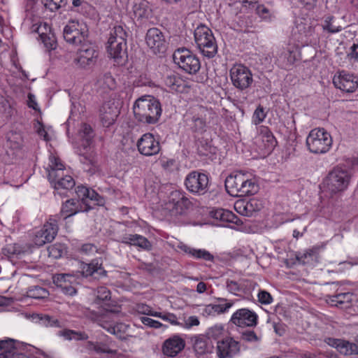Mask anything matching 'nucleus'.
<instances>
[{"mask_svg":"<svg viewBox=\"0 0 358 358\" xmlns=\"http://www.w3.org/2000/svg\"><path fill=\"white\" fill-rule=\"evenodd\" d=\"M48 180L53 185L55 194L62 197L67 196V192L76 185L73 178L69 175H64V165L56 156L51 155L49 158Z\"/></svg>","mask_w":358,"mask_h":358,"instance_id":"f257e3e1","label":"nucleus"},{"mask_svg":"<svg viewBox=\"0 0 358 358\" xmlns=\"http://www.w3.org/2000/svg\"><path fill=\"white\" fill-rule=\"evenodd\" d=\"M224 185L226 190L232 196L254 195L259 189L256 178L242 171L227 177Z\"/></svg>","mask_w":358,"mask_h":358,"instance_id":"f03ea898","label":"nucleus"},{"mask_svg":"<svg viewBox=\"0 0 358 358\" xmlns=\"http://www.w3.org/2000/svg\"><path fill=\"white\" fill-rule=\"evenodd\" d=\"M133 110L136 120L145 124L157 123L162 115L159 101L150 96L138 99L134 104Z\"/></svg>","mask_w":358,"mask_h":358,"instance_id":"7ed1b4c3","label":"nucleus"},{"mask_svg":"<svg viewBox=\"0 0 358 358\" xmlns=\"http://www.w3.org/2000/svg\"><path fill=\"white\" fill-rule=\"evenodd\" d=\"M194 36L199 52L208 59L214 57L217 52V45L211 29L200 24L195 29Z\"/></svg>","mask_w":358,"mask_h":358,"instance_id":"20e7f679","label":"nucleus"},{"mask_svg":"<svg viewBox=\"0 0 358 358\" xmlns=\"http://www.w3.org/2000/svg\"><path fill=\"white\" fill-rule=\"evenodd\" d=\"M331 145V136L323 128L312 129L306 138V145L312 153H326L329 150Z\"/></svg>","mask_w":358,"mask_h":358,"instance_id":"39448f33","label":"nucleus"},{"mask_svg":"<svg viewBox=\"0 0 358 358\" xmlns=\"http://www.w3.org/2000/svg\"><path fill=\"white\" fill-rule=\"evenodd\" d=\"M79 136L82 143L81 146L78 148L76 152L80 156V162L84 164L93 165L95 163V156L91 147L94 136L92 127L89 124H83Z\"/></svg>","mask_w":358,"mask_h":358,"instance_id":"423d86ee","label":"nucleus"},{"mask_svg":"<svg viewBox=\"0 0 358 358\" xmlns=\"http://www.w3.org/2000/svg\"><path fill=\"white\" fill-rule=\"evenodd\" d=\"M173 59L176 64L189 74L196 73L201 68L199 58L185 48L177 49L173 52Z\"/></svg>","mask_w":358,"mask_h":358,"instance_id":"0eeeda50","label":"nucleus"},{"mask_svg":"<svg viewBox=\"0 0 358 358\" xmlns=\"http://www.w3.org/2000/svg\"><path fill=\"white\" fill-rule=\"evenodd\" d=\"M350 180V173L346 170L337 167L329 173L324 185L330 194H335L345 190Z\"/></svg>","mask_w":358,"mask_h":358,"instance_id":"6e6552de","label":"nucleus"},{"mask_svg":"<svg viewBox=\"0 0 358 358\" xmlns=\"http://www.w3.org/2000/svg\"><path fill=\"white\" fill-rule=\"evenodd\" d=\"M232 85L239 90H245L253 83L252 73L249 68L243 64H234L229 71Z\"/></svg>","mask_w":358,"mask_h":358,"instance_id":"1a4fd4ad","label":"nucleus"},{"mask_svg":"<svg viewBox=\"0 0 358 358\" xmlns=\"http://www.w3.org/2000/svg\"><path fill=\"white\" fill-rule=\"evenodd\" d=\"M65 41L75 45H80L87 40L88 30L85 24L76 21L69 22L64 28Z\"/></svg>","mask_w":358,"mask_h":358,"instance_id":"9d476101","label":"nucleus"},{"mask_svg":"<svg viewBox=\"0 0 358 358\" xmlns=\"http://www.w3.org/2000/svg\"><path fill=\"white\" fill-rule=\"evenodd\" d=\"M185 185L189 192L203 195L208 190V176L198 171H191L185 178Z\"/></svg>","mask_w":358,"mask_h":358,"instance_id":"9b49d317","label":"nucleus"},{"mask_svg":"<svg viewBox=\"0 0 358 358\" xmlns=\"http://www.w3.org/2000/svg\"><path fill=\"white\" fill-rule=\"evenodd\" d=\"M191 206L192 202L184 192L173 191L170 194L169 201L166 203V208L172 215L177 216L185 215Z\"/></svg>","mask_w":358,"mask_h":358,"instance_id":"f8f14e48","label":"nucleus"},{"mask_svg":"<svg viewBox=\"0 0 358 358\" xmlns=\"http://www.w3.org/2000/svg\"><path fill=\"white\" fill-rule=\"evenodd\" d=\"M91 208L90 204L83 206L79 201L73 199H68L62 203L59 213L52 215V220L57 221L58 223L61 220H66L80 212H87Z\"/></svg>","mask_w":358,"mask_h":358,"instance_id":"ddd939ff","label":"nucleus"},{"mask_svg":"<svg viewBox=\"0 0 358 358\" xmlns=\"http://www.w3.org/2000/svg\"><path fill=\"white\" fill-rule=\"evenodd\" d=\"M241 352V343L231 336L217 342L216 353L218 358H234Z\"/></svg>","mask_w":358,"mask_h":358,"instance_id":"4468645a","label":"nucleus"},{"mask_svg":"<svg viewBox=\"0 0 358 358\" xmlns=\"http://www.w3.org/2000/svg\"><path fill=\"white\" fill-rule=\"evenodd\" d=\"M58 231V224L57 221L52 220V216L49 220L37 231L34 236L33 241L37 246H42L47 243L52 242Z\"/></svg>","mask_w":358,"mask_h":358,"instance_id":"2eb2a0df","label":"nucleus"},{"mask_svg":"<svg viewBox=\"0 0 358 358\" xmlns=\"http://www.w3.org/2000/svg\"><path fill=\"white\" fill-rule=\"evenodd\" d=\"M206 112L207 110L203 107H198L192 113H187L185 115L187 125L194 132L203 133L205 131Z\"/></svg>","mask_w":358,"mask_h":358,"instance_id":"dca6fc26","label":"nucleus"},{"mask_svg":"<svg viewBox=\"0 0 358 358\" xmlns=\"http://www.w3.org/2000/svg\"><path fill=\"white\" fill-rule=\"evenodd\" d=\"M139 152L145 156H152L158 154L161 147L159 142L150 133L143 134L137 142Z\"/></svg>","mask_w":358,"mask_h":358,"instance_id":"f3484780","label":"nucleus"},{"mask_svg":"<svg viewBox=\"0 0 358 358\" xmlns=\"http://www.w3.org/2000/svg\"><path fill=\"white\" fill-rule=\"evenodd\" d=\"M334 86L345 92H353L358 87L356 77L345 71L338 72L333 78Z\"/></svg>","mask_w":358,"mask_h":358,"instance_id":"a211bd4d","label":"nucleus"},{"mask_svg":"<svg viewBox=\"0 0 358 358\" xmlns=\"http://www.w3.org/2000/svg\"><path fill=\"white\" fill-rule=\"evenodd\" d=\"M128 12L131 17L136 20H147L151 15L152 10L146 0H129Z\"/></svg>","mask_w":358,"mask_h":358,"instance_id":"6ab92c4d","label":"nucleus"},{"mask_svg":"<svg viewBox=\"0 0 358 358\" xmlns=\"http://www.w3.org/2000/svg\"><path fill=\"white\" fill-rule=\"evenodd\" d=\"M97 53L94 47L88 41L80 44L74 62L82 67H85L95 62Z\"/></svg>","mask_w":358,"mask_h":358,"instance_id":"aec40b11","label":"nucleus"},{"mask_svg":"<svg viewBox=\"0 0 358 358\" xmlns=\"http://www.w3.org/2000/svg\"><path fill=\"white\" fill-rule=\"evenodd\" d=\"M148 46L153 52L161 53L166 50V41L163 33L157 28H151L148 30L145 37Z\"/></svg>","mask_w":358,"mask_h":358,"instance_id":"412c9836","label":"nucleus"},{"mask_svg":"<svg viewBox=\"0 0 358 358\" xmlns=\"http://www.w3.org/2000/svg\"><path fill=\"white\" fill-rule=\"evenodd\" d=\"M257 315L248 309L241 308L232 315L230 321L238 327H255L257 324Z\"/></svg>","mask_w":358,"mask_h":358,"instance_id":"4be33fe9","label":"nucleus"},{"mask_svg":"<svg viewBox=\"0 0 358 358\" xmlns=\"http://www.w3.org/2000/svg\"><path fill=\"white\" fill-rule=\"evenodd\" d=\"M119 113V108L114 101L105 102L99 110V116L103 125L108 127L113 124Z\"/></svg>","mask_w":358,"mask_h":358,"instance_id":"5701e85b","label":"nucleus"},{"mask_svg":"<svg viewBox=\"0 0 358 358\" xmlns=\"http://www.w3.org/2000/svg\"><path fill=\"white\" fill-rule=\"evenodd\" d=\"M112 313L111 311L107 313V314L101 317L98 320V324L103 329H106L108 333L114 334L120 338H123V334L128 329L129 326L124 323H115L110 320V315Z\"/></svg>","mask_w":358,"mask_h":358,"instance_id":"b1692460","label":"nucleus"},{"mask_svg":"<svg viewBox=\"0 0 358 358\" xmlns=\"http://www.w3.org/2000/svg\"><path fill=\"white\" fill-rule=\"evenodd\" d=\"M185 346V341L178 335H174L166 340L162 345V352L170 357H176Z\"/></svg>","mask_w":358,"mask_h":358,"instance_id":"393cba45","label":"nucleus"},{"mask_svg":"<svg viewBox=\"0 0 358 358\" xmlns=\"http://www.w3.org/2000/svg\"><path fill=\"white\" fill-rule=\"evenodd\" d=\"M236 210L242 215L250 217L259 211L262 207V202L257 199H251L248 201H238L234 205Z\"/></svg>","mask_w":358,"mask_h":358,"instance_id":"a878e982","label":"nucleus"},{"mask_svg":"<svg viewBox=\"0 0 358 358\" xmlns=\"http://www.w3.org/2000/svg\"><path fill=\"white\" fill-rule=\"evenodd\" d=\"M327 343L344 355H358V344L345 340L328 338Z\"/></svg>","mask_w":358,"mask_h":358,"instance_id":"bb28decb","label":"nucleus"},{"mask_svg":"<svg viewBox=\"0 0 358 358\" xmlns=\"http://www.w3.org/2000/svg\"><path fill=\"white\" fill-rule=\"evenodd\" d=\"M297 57V48L294 46L289 47L285 50H283L278 55L277 58L278 64L282 69H287L290 68L296 61Z\"/></svg>","mask_w":358,"mask_h":358,"instance_id":"cd10ccee","label":"nucleus"},{"mask_svg":"<svg viewBox=\"0 0 358 358\" xmlns=\"http://www.w3.org/2000/svg\"><path fill=\"white\" fill-rule=\"evenodd\" d=\"M106 48L109 56L117 64H120L127 57V43H107Z\"/></svg>","mask_w":358,"mask_h":358,"instance_id":"c85d7f7f","label":"nucleus"},{"mask_svg":"<svg viewBox=\"0 0 358 358\" xmlns=\"http://www.w3.org/2000/svg\"><path fill=\"white\" fill-rule=\"evenodd\" d=\"M120 241L127 245L138 247L145 250L152 249L151 243L145 237L139 234H125L120 238Z\"/></svg>","mask_w":358,"mask_h":358,"instance_id":"c756f323","label":"nucleus"},{"mask_svg":"<svg viewBox=\"0 0 358 358\" xmlns=\"http://www.w3.org/2000/svg\"><path fill=\"white\" fill-rule=\"evenodd\" d=\"M31 320L45 327L62 328V322L56 317L43 313H33L31 316Z\"/></svg>","mask_w":358,"mask_h":358,"instance_id":"7c9ffc66","label":"nucleus"},{"mask_svg":"<svg viewBox=\"0 0 358 358\" xmlns=\"http://www.w3.org/2000/svg\"><path fill=\"white\" fill-rule=\"evenodd\" d=\"M76 193L80 199L78 201L83 206H85V204H90V201L99 202V199L101 198L94 189L83 185H78L76 189Z\"/></svg>","mask_w":358,"mask_h":358,"instance_id":"2f4dec72","label":"nucleus"},{"mask_svg":"<svg viewBox=\"0 0 358 358\" xmlns=\"http://www.w3.org/2000/svg\"><path fill=\"white\" fill-rule=\"evenodd\" d=\"M257 138L262 141L264 144V149L267 151H271L277 144V141L273 133L265 126L259 127Z\"/></svg>","mask_w":358,"mask_h":358,"instance_id":"473e14b6","label":"nucleus"},{"mask_svg":"<svg viewBox=\"0 0 358 358\" xmlns=\"http://www.w3.org/2000/svg\"><path fill=\"white\" fill-rule=\"evenodd\" d=\"M47 24L44 23L38 25L36 29H34V31L38 34L41 42L48 50H54L56 48L55 37L50 31L49 33L43 31L44 30L47 31Z\"/></svg>","mask_w":358,"mask_h":358,"instance_id":"72a5a7b5","label":"nucleus"},{"mask_svg":"<svg viewBox=\"0 0 358 358\" xmlns=\"http://www.w3.org/2000/svg\"><path fill=\"white\" fill-rule=\"evenodd\" d=\"M294 34L298 33L300 35L299 40H303L304 38H309L315 33V27L306 19L300 18L296 20Z\"/></svg>","mask_w":358,"mask_h":358,"instance_id":"f704fd0d","label":"nucleus"},{"mask_svg":"<svg viewBox=\"0 0 358 358\" xmlns=\"http://www.w3.org/2000/svg\"><path fill=\"white\" fill-rule=\"evenodd\" d=\"M183 83V80L176 72L169 71L164 76V84L170 91H182Z\"/></svg>","mask_w":358,"mask_h":358,"instance_id":"c9c22d12","label":"nucleus"},{"mask_svg":"<svg viewBox=\"0 0 358 358\" xmlns=\"http://www.w3.org/2000/svg\"><path fill=\"white\" fill-rule=\"evenodd\" d=\"M210 214L214 219L222 222H231L237 224L240 222L237 216L228 210L222 208L216 209L211 211Z\"/></svg>","mask_w":358,"mask_h":358,"instance_id":"e433bc0d","label":"nucleus"},{"mask_svg":"<svg viewBox=\"0 0 358 358\" xmlns=\"http://www.w3.org/2000/svg\"><path fill=\"white\" fill-rule=\"evenodd\" d=\"M127 34L123 27L115 26L110 31L108 43H127Z\"/></svg>","mask_w":358,"mask_h":358,"instance_id":"4c0bfd02","label":"nucleus"},{"mask_svg":"<svg viewBox=\"0 0 358 358\" xmlns=\"http://www.w3.org/2000/svg\"><path fill=\"white\" fill-rule=\"evenodd\" d=\"M81 268V273L85 277L92 276L95 273L100 275L105 273L101 266V264H100L98 260H92L90 264H84Z\"/></svg>","mask_w":358,"mask_h":358,"instance_id":"58836bf2","label":"nucleus"},{"mask_svg":"<svg viewBox=\"0 0 358 358\" xmlns=\"http://www.w3.org/2000/svg\"><path fill=\"white\" fill-rule=\"evenodd\" d=\"M59 336L63 337L66 341H85L89 337L84 331H74L71 329H64L57 333Z\"/></svg>","mask_w":358,"mask_h":358,"instance_id":"ea45409f","label":"nucleus"},{"mask_svg":"<svg viewBox=\"0 0 358 358\" xmlns=\"http://www.w3.org/2000/svg\"><path fill=\"white\" fill-rule=\"evenodd\" d=\"M87 349L94 351L96 354L101 355L103 353L115 354V350H110L108 345L103 343L88 342L86 346Z\"/></svg>","mask_w":358,"mask_h":358,"instance_id":"a19ab883","label":"nucleus"},{"mask_svg":"<svg viewBox=\"0 0 358 358\" xmlns=\"http://www.w3.org/2000/svg\"><path fill=\"white\" fill-rule=\"evenodd\" d=\"M97 84L103 90H113L116 85L115 80L110 73H106L101 76L97 80Z\"/></svg>","mask_w":358,"mask_h":358,"instance_id":"79ce46f5","label":"nucleus"},{"mask_svg":"<svg viewBox=\"0 0 358 358\" xmlns=\"http://www.w3.org/2000/svg\"><path fill=\"white\" fill-rule=\"evenodd\" d=\"M317 253V249L310 248L302 252H298L296 254V260L302 264L309 263L310 261L313 260V257Z\"/></svg>","mask_w":358,"mask_h":358,"instance_id":"37998d69","label":"nucleus"},{"mask_svg":"<svg viewBox=\"0 0 358 358\" xmlns=\"http://www.w3.org/2000/svg\"><path fill=\"white\" fill-rule=\"evenodd\" d=\"M70 280L76 281V276L70 273H59L53 276V282L60 289H62L64 285H66V283Z\"/></svg>","mask_w":358,"mask_h":358,"instance_id":"c03bdc74","label":"nucleus"},{"mask_svg":"<svg viewBox=\"0 0 358 358\" xmlns=\"http://www.w3.org/2000/svg\"><path fill=\"white\" fill-rule=\"evenodd\" d=\"M70 280L76 281V276L70 273H59L53 276V282L60 289H62L64 285H66V283Z\"/></svg>","mask_w":358,"mask_h":358,"instance_id":"a18cd8bd","label":"nucleus"},{"mask_svg":"<svg viewBox=\"0 0 358 358\" xmlns=\"http://www.w3.org/2000/svg\"><path fill=\"white\" fill-rule=\"evenodd\" d=\"M353 299V294L350 292L338 293L331 297V301L335 303V306L350 303Z\"/></svg>","mask_w":358,"mask_h":358,"instance_id":"49530a36","label":"nucleus"},{"mask_svg":"<svg viewBox=\"0 0 358 358\" xmlns=\"http://www.w3.org/2000/svg\"><path fill=\"white\" fill-rule=\"evenodd\" d=\"M207 336L209 338L220 341L223 338L224 327L222 325L216 324L208 329Z\"/></svg>","mask_w":358,"mask_h":358,"instance_id":"de8ad7c7","label":"nucleus"},{"mask_svg":"<svg viewBox=\"0 0 358 358\" xmlns=\"http://www.w3.org/2000/svg\"><path fill=\"white\" fill-rule=\"evenodd\" d=\"M218 300L222 302H225L224 303H219V304H213L214 310L215 314H222L229 311V308H231L234 305L233 301H229L224 298H219Z\"/></svg>","mask_w":358,"mask_h":358,"instance_id":"09e8293b","label":"nucleus"},{"mask_svg":"<svg viewBox=\"0 0 358 358\" xmlns=\"http://www.w3.org/2000/svg\"><path fill=\"white\" fill-rule=\"evenodd\" d=\"M41 1L45 8L55 12L64 6L66 0H41Z\"/></svg>","mask_w":358,"mask_h":358,"instance_id":"8fccbe9b","label":"nucleus"},{"mask_svg":"<svg viewBox=\"0 0 358 358\" xmlns=\"http://www.w3.org/2000/svg\"><path fill=\"white\" fill-rule=\"evenodd\" d=\"M241 294L250 295L252 292L255 289L257 283L252 280L248 279L240 280Z\"/></svg>","mask_w":358,"mask_h":358,"instance_id":"3c124183","label":"nucleus"},{"mask_svg":"<svg viewBox=\"0 0 358 358\" xmlns=\"http://www.w3.org/2000/svg\"><path fill=\"white\" fill-rule=\"evenodd\" d=\"M226 287L229 292L237 296H241V284L239 281L227 279L226 281Z\"/></svg>","mask_w":358,"mask_h":358,"instance_id":"603ef678","label":"nucleus"},{"mask_svg":"<svg viewBox=\"0 0 358 358\" xmlns=\"http://www.w3.org/2000/svg\"><path fill=\"white\" fill-rule=\"evenodd\" d=\"M192 257L195 259H201L206 261H213L214 257L208 251L204 249H196L192 250Z\"/></svg>","mask_w":358,"mask_h":358,"instance_id":"864d4df0","label":"nucleus"},{"mask_svg":"<svg viewBox=\"0 0 358 358\" xmlns=\"http://www.w3.org/2000/svg\"><path fill=\"white\" fill-rule=\"evenodd\" d=\"M333 17L329 16L326 17L322 24L323 29L331 34L338 33L341 31L342 28L340 26H335L333 24Z\"/></svg>","mask_w":358,"mask_h":358,"instance_id":"5fc2aeb1","label":"nucleus"},{"mask_svg":"<svg viewBox=\"0 0 358 358\" xmlns=\"http://www.w3.org/2000/svg\"><path fill=\"white\" fill-rule=\"evenodd\" d=\"M28 294L30 297L34 299H43L48 296V292L44 288L38 286H34L29 289Z\"/></svg>","mask_w":358,"mask_h":358,"instance_id":"6e6d98bb","label":"nucleus"},{"mask_svg":"<svg viewBox=\"0 0 358 358\" xmlns=\"http://www.w3.org/2000/svg\"><path fill=\"white\" fill-rule=\"evenodd\" d=\"M266 116L264 112V108L262 106H259L255 110L252 116V122L257 125L262 122Z\"/></svg>","mask_w":358,"mask_h":358,"instance_id":"4d7b16f0","label":"nucleus"},{"mask_svg":"<svg viewBox=\"0 0 358 358\" xmlns=\"http://www.w3.org/2000/svg\"><path fill=\"white\" fill-rule=\"evenodd\" d=\"M110 299V292L109 289L106 287H99L96 290V301L97 303L99 301H104L109 300Z\"/></svg>","mask_w":358,"mask_h":358,"instance_id":"13d9d810","label":"nucleus"},{"mask_svg":"<svg viewBox=\"0 0 358 358\" xmlns=\"http://www.w3.org/2000/svg\"><path fill=\"white\" fill-rule=\"evenodd\" d=\"M80 252L85 255H92L98 252V248L93 243H85L81 245Z\"/></svg>","mask_w":358,"mask_h":358,"instance_id":"bf43d9fd","label":"nucleus"},{"mask_svg":"<svg viewBox=\"0 0 358 358\" xmlns=\"http://www.w3.org/2000/svg\"><path fill=\"white\" fill-rule=\"evenodd\" d=\"M256 13L261 18L264 20L269 19L271 16V9L264 4L257 6Z\"/></svg>","mask_w":358,"mask_h":358,"instance_id":"052dcab7","label":"nucleus"},{"mask_svg":"<svg viewBox=\"0 0 358 358\" xmlns=\"http://www.w3.org/2000/svg\"><path fill=\"white\" fill-rule=\"evenodd\" d=\"M158 316L157 317H159L164 321L169 322L170 324L173 325H179V322H178L177 317L173 313H162L160 312H157Z\"/></svg>","mask_w":358,"mask_h":358,"instance_id":"680f3d73","label":"nucleus"},{"mask_svg":"<svg viewBox=\"0 0 358 358\" xmlns=\"http://www.w3.org/2000/svg\"><path fill=\"white\" fill-rule=\"evenodd\" d=\"M3 254L8 255H20L22 251L18 245H8L3 249Z\"/></svg>","mask_w":358,"mask_h":358,"instance_id":"e2e57ef3","label":"nucleus"},{"mask_svg":"<svg viewBox=\"0 0 358 358\" xmlns=\"http://www.w3.org/2000/svg\"><path fill=\"white\" fill-rule=\"evenodd\" d=\"M137 310L138 313L143 315H147L153 317L158 316L157 311H154L151 307L144 303L138 304L137 306Z\"/></svg>","mask_w":358,"mask_h":358,"instance_id":"0e129e2a","label":"nucleus"},{"mask_svg":"<svg viewBox=\"0 0 358 358\" xmlns=\"http://www.w3.org/2000/svg\"><path fill=\"white\" fill-rule=\"evenodd\" d=\"M141 321L143 324L154 329H159L164 326L160 322L148 317H141Z\"/></svg>","mask_w":358,"mask_h":358,"instance_id":"69168bd1","label":"nucleus"},{"mask_svg":"<svg viewBox=\"0 0 358 358\" xmlns=\"http://www.w3.org/2000/svg\"><path fill=\"white\" fill-rule=\"evenodd\" d=\"M259 301L262 304H270L273 301V298L269 292L265 290H261L258 293Z\"/></svg>","mask_w":358,"mask_h":358,"instance_id":"338daca9","label":"nucleus"},{"mask_svg":"<svg viewBox=\"0 0 358 358\" xmlns=\"http://www.w3.org/2000/svg\"><path fill=\"white\" fill-rule=\"evenodd\" d=\"M347 57L350 60L358 62V43H353L347 51Z\"/></svg>","mask_w":358,"mask_h":358,"instance_id":"774afa93","label":"nucleus"}]
</instances>
